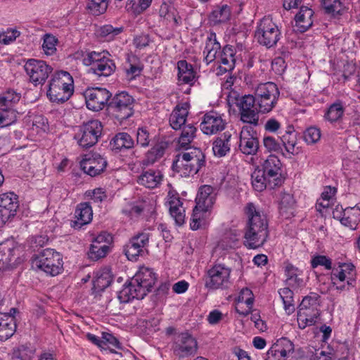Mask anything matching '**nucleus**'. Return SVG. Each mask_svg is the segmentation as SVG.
Segmentation results:
<instances>
[{
    "label": "nucleus",
    "instance_id": "obj_1",
    "mask_svg": "<svg viewBox=\"0 0 360 360\" xmlns=\"http://www.w3.org/2000/svg\"><path fill=\"white\" fill-rule=\"evenodd\" d=\"M245 212L248 221L245 227L244 244L249 248L255 249L262 245L268 236L266 217L257 211L252 202L247 204Z\"/></svg>",
    "mask_w": 360,
    "mask_h": 360
},
{
    "label": "nucleus",
    "instance_id": "obj_2",
    "mask_svg": "<svg viewBox=\"0 0 360 360\" xmlns=\"http://www.w3.org/2000/svg\"><path fill=\"white\" fill-rule=\"evenodd\" d=\"M258 111L262 114L271 112L276 106L280 96L277 85L274 82L259 84L255 90Z\"/></svg>",
    "mask_w": 360,
    "mask_h": 360
},
{
    "label": "nucleus",
    "instance_id": "obj_3",
    "mask_svg": "<svg viewBox=\"0 0 360 360\" xmlns=\"http://www.w3.org/2000/svg\"><path fill=\"white\" fill-rule=\"evenodd\" d=\"M204 155L202 151L195 149L190 153H184L176 156L172 167L182 176H188L196 174L203 165Z\"/></svg>",
    "mask_w": 360,
    "mask_h": 360
},
{
    "label": "nucleus",
    "instance_id": "obj_4",
    "mask_svg": "<svg viewBox=\"0 0 360 360\" xmlns=\"http://www.w3.org/2000/svg\"><path fill=\"white\" fill-rule=\"evenodd\" d=\"M32 267L34 270H41L51 276H56L63 267L62 257L53 249H45L33 257Z\"/></svg>",
    "mask_w": 360,
    "mask_h": 360
},
{
    "label": "nucleus",
    "instance_id": "obj_5",
    "mask_svg": "<svg viewBox=\"0 0 360 360\" xmlns=\"http://www.w3.org/2000/svg\"><path fill=\"white\" fill-rule=\"evenodd\" d=\"M255 37L259 44L270 49L281 39V32L271 19L263 18L257 26Z\"/></svg>",
    "mask_w": 360,
    "mask_h": 360
},
{
    "label": "nucleus",
    "instance_id": "obj_6",
    "mask_svg": "<svg viewBox=\"0 0 360 360\" xmlns=\"http://www.w3.org/2000/svg\"><path fill=\"white\" fill-rule=\"evenodd\" d=\"M134 102L131 96L122 91L112 97L108 107L112 115L120 122H122L134 114Z\"/></svg>",
    "mask_w": 360,
    "mask_h": 360
},
{
    "label": "nucleus",
    "instance_id": "obj_7",
    "mask_svg": "<svg viewBox=\"0 0 360 360\" xmlns=\"http://www.w3.org/2000/svg\"><path fill=\"white\" fill-rule=\"evenodd\" d=\"M77 128L78 131L74 139L79 146L88 148L98 142L102 134L103 125L100 121L92 120Z\"/></svg>",
    "mask_w": 360,
    "mask_h": 360
},
{
    "label": "nucleus",
    "instance_id": "obj_8",
    "mask_svg": "<svg viewBox=\"0 0 360 360\" xmlns=\"http://www.w3.org/2000/svg\"><path fill=\"white\" fill-rule=\"evenodd\" d=\"M83 63L90 66L89 71L99 77H108L116 68L113 60L107 58L104 53L96 51L88 53L83 58Z\"/></svg>",
    "mask_w": 360,
    "mask_h": 360
},
{
    "label": "nucleus",
    "instance_id": "obj_9",
    "mask_svg": "<svg viewBox=\"0 0 360 360\" xmlns=\"http://www.w3.org/2000/svg\"><path fill=\"white\" fill-rule=\"evenodd\" d=\"M239 109L240 120L253 126L259 124V113L257 101L254 95H244L236 98V103Z\"/></svg>",
    "mask_w": 360,
    "mask_h": 360
},
{
    "label": "nucleus",
    "instance_id": "obj_10",
    "mask_svg": "<svg viewBox=\"0 0 360 360\" xmlns=\"http://www.w3.org/2000/svg\"><path fill=\"white\" fill-rule=\"evenodd\" d=\"M231 269L224 264H216L208 270L205 285L211 290L226 288L230 283Z\"/></svg>",
    "mask_w": 360,
    "mask_h": 360
},
{
    "label": "nucleus",
    "instance_id": "obj_11",
    "mask_svg": "<svg viewBox=\"0 0 360 360\" xmlns=\"http://www.w3.org/2000/svg\"><path fill=\"white\" fill-rule=\"evenodd\" d=\"M68 72L64 70L56 71L52 75L49 82L47 95L53 102L64 103L68 101Z\"/></svg>",
    "mask_w": 360,
    "mask_h": 360
},
{
    "label": "nucleus",
    "instance_id": "obj_12",
    "mask_svg": "<svg viewBox=\"0 0 360 360\" xmlns=\"http://www.w3.org/2000/svg\"><path fill=\"white\" fill-rule=\"evenodd\" d=\"M24 68L30 82L34 86L44 84L53 71L52 67L45 61L37 59H29Z\"/></svg>",
    "mask_w": 360,
    "mask_h": 360
},
{
    "label": "nucleus",
    "instance_id": "obj_13",
    "mask_svg": "<svg viewBox=\"0 0 360 360\" xmlns=\"http://www.w3.org/2000/svg\"><path fill=\"white\" fill-rule=\"evenodd\" d=\"M174 354L179 358L193 356L198 350L196 339L188 332H184L175 336L172 345Z\"/></svg>",
    "mask_w": 360,
    "mask_h": 360
},
{
    "label": "nucleus",
    "instance_id": "obj_14",
    "mask_svg": "<svg viewBox=\"0 0 360 360\" xmlns=\"http://www.w3.org/2000/svg\"><path fill=\"white\" fill-rule=\"evenodd\" d=\"M150 233L148 230H143L134 235L126 245L124 252L131 261H136L139 256H142L148 245Z\"/></svg>",
    "mask_w": 360,
    "mask_h": 360
},
{
    "label": "nucleus",
    "instance_id": "obj_15",
    "mask_svg": "<svg viewBox=\"0 0 360 360\" xmlns=\"http://www.w3.org/2000/svg\"><path fill=\"white\" fill-rule=\"evenodd\" d=\"M111 96V93L105 88L96 87L86 89L82 97L87 108L97 112L108 104Z\"/></svg>",
    "mask_w": 360,
    "mask_h": 360
},
{
    "label": "nucleus",
    "instance_id": "obj_16",
    "mask_svg": "<svg viewBox=\"0 0 360 360\" xmlns=\"http://www.w3.org/2000/svg\"><path fill=\"white\" fill-rule=\"evenodd\" d=\"M295 353V345L287 338H281L274 342L266 353L265 360H290Z\"/></svg>",
    "mask_w": 360,
    "mask_h": 360
},
{
    "label": "nucleus",
    "instance_id": "obj_17",
    "mask_svg": "<svg viewBox=\"0 0 360 360\" xmlns=\"http://www.w3.org/2000/svg\"><path fill=\"white\" fill-rule=\"evenodd\" d=\"M19 207L18 197L13 192L0 195V225L6 224L16 214Z\"/></svg>",
    "mask_w": 360,
    "mask_h": 360
},
{
    "label": "nucleus",
    "instance_id": "obj_18",
    "mask_svg": "<svg viewBox=\"0 0 360 360\" xmlns=\"http://www.w3.org/2000/svg\"><path fill=\"white\" fill-rule=\"evenodd\" d=\"M281 167L280 160L274 155H269L262 165L263 172L268 178L270 188H274L282 183Z\"/></svg>",
    "mask_w": 360,
    "mask_h": 360
},
{
    "label": "nucleus",
    "instance_id": "obj_19",
    "mask_svg": "<svg viewBox=\"0 0 360 360\" xmlns=\"http://www.w3.org/2000/svg\"><path fill=\"white\" fill-rule=\"evenodd\" d=\"M259 149L257 133L250 126L242 127L240 133L239 150L245 155H255Z\"/></svg>",
    "mask_w": 360,
    "mask_h": 360
},
{
    "label": "nucleus",
    "instance_id": "obj_20",
    "mask_svg": "<svg viewBox=\"0 0 360 360\" xmlns=\"http://www.w3.org/2000/svg\"><path fill=\"white\" fill-rule=\"evenodd\" d=\"M106 160L99 154H87L80 161V167L84 174L96 176L104 171Z\"/></svg>",
    "mask_w": 360,
    "mask_h": 360
},
{
    "label": "nucleus",
    "instance_id": "obj_21",
    "mask_svg": "<svg viewBox=\"0 0 360 360\" xmlns=\"http://www.w3.org/2000/svg\"><path fill=\"white\" fill-rule=\"evenodd\" d=\"M131 281L138 288L139 290L144 292L145 297L155 283V274L151 269L142 266L135 274Z\"/></svg>",
    "mask_w": 360,
    "mask_h": 360
},
{
    "label": "nucleus",
    "instance_id": "obj_22",
    "mask_svg": "<svg viewBox=\"0 0 360 360\" xmlns=\"http://www.w3.org/2000/svg\"><path fill=\"white\" fill-rule=\"evenodd\" d=\"M226 124V121L219 114L210 112L204 115L203 120L200 124V129L204 134L212 135L224 130Z\"/></svg>",
    "mask_w": 360,
    "mask_h": 360
},
{
    "label": "nucleus",
    "instance_id": "obj_23",
    "mask_svg": "<svg viewBox=\"0 0 360 360\" xmlns=\"http://www.w3.org/2000/svg\"><path fill=\"white\" fill-rule=\"evenodd\" d=\"M333 217L340 221L341 224L351 229H356L360 222V208L357 206L347 207L342 212L336 210L333 212Z\"/></svg>",
    "mask_w": 360,
    "mask_h": 360
},
{
    "label": "nucleus",
    "instance_id": "obj_24",
    "mask_svg": "<svg viewBox=\"0 0 360 360\" xmlns=\"http://www.w3.org/2000/svg\"><path fill=\"white\" fill-rule=\"evenodd\" d=\"M75 220L71 223V226L80 229L83 226L89 224L93 218V210L89 202H81L77 205L75 212Z\"/></svg>",
    "mask_w": 360,
    "mask_h": 360
},
{
    "label": "nucleus",
    "instance_id": "obj_25",
    "mask_svg": "<svg viewBox=\"0 0 360 360\" xmlns=\"http://www.w3.org/2000/svg\"><path fill=\"white\" fill-rule=\"evenodd\" d=\"M217 193L213 187L209 185L202 186L197 194L195 199L198 208L202 210H209L214 204Z\"/></svg>",
    "mask_w": 360,
    "mask_h": 360
},
{
    "label": "nucleus",
    "instance_id": "obj_26",
    "mask_svg": "<svg viewBox=\"0 0 360 360\" xmlns=\"http://www.w3.org/2000/svg\"><path fill=\"white\" fill-rule=\"evenodd\" d=\"M159 12L160 17L167 20L173 28L181 25L182 19L172 0H163Z\"/></svg>",
    "mask_w": 360,
    "mask_h": 360
},
{
    "label": "nucleus",
    "instance_id": "obj_27",
    "mask_svg": "<svg viewBox=\"0 0 360 360\" xmlns=\"http://www.w3.org/2000/svg\"><path fill=\"white\" fill-rule=\"evenodd\" d=\"M235 51L231 46H225L219 53L217 60L219 64V73L232 70L235 66Z\"/></svg>",
    "mask_w": 360,
    "mask_h": 360
},
{
    "label": "nucleus",
    "instance_id": "obj_28",
    "mask_svg": "<svg viewBox=\"0 0 360 360\" xmlns=\"http://www.w3.org/2000/svg\"><path fill=\"white\" fill-rule=\"evenodd\" d=\"M355 276V266L352 263L340 264L338 268L333 269L330 276L333 280L345 281L348 286L352 285Z\"/></svg>",
    "mask_w": 360,
    "mask_h": 360
},
{
    "label": "nucleus",
    "instance_id": "obj_29",
    "mask_svg": "<svg viewBox=\"0 0 360 360\" xmlns=\"http://www.w3.org/2000/svg\"><path fill=\"white\" fill-rule=\"evenodd\" d=\"M167 203L169 204V213L175 220L176 224L178 225L183 224L185 219V210L180 198L178 195L169 193Z\"/></svg>",
    "mask_w": 360,
    "mask_h": 360
},
{
    "label": "nucleus",
    "instance_id": "obj_30",
    "mask_svg": "<svg viewBox=\"0 0 360 360\" xmlns=\"http://www.w3.org/2000/svg\"><path fill=\"white\" fill-rule=\"evenodd\" d=\"M16 330L15 319L12 314H0V340L11 338Z\"/></svg>",
    "mask_w": 360,
    "mask_h": 360
},
{
    "label": "nucleus",
    "instance_id": "obj_31",
    "mask_svg": "<svg viewBox=\"0 0 360 360\" xmlns=\"http://www.w3.org/2000/svg\"><path fill=\"white\" fill-rule=\"evenodd\" d=\"M221 49V45L217 41L216 34L214 33H210L205 42V47L204 49V54L205 56L204 60L207 64L217 60L219 51Z\"/></svg>",
    "mask_w": 360,
    "mask_h": 360
},
{
    "label": "nucleus",
    "instance_id": "obj_32",
    "mask_svg": "<svg viewBox=\"0 0 360 360\" xmlns=\"http://www.w3.org/2000/svg\"><path fill=\"white\" fill-rule=\"evenodd\" d=\"M188 106L186 103L177 105L169 117V124L174 130L181 129L186 125V118L188 114Z\"/></svg>",
    "mask_w": 360,
    "mask_h": 360
},
{
    "label": "nucleus",
    "instance_id": "obj_33",
    "mask_svg": "<svg viewBox=\"0 0 360 360\" xmlns=\"http://www.w3.org/2000/svg\"><path fill=\"white\" fill-rule=\"evenodd\" d=\"M285 275L286 276V284L294 288H299L304 285L302 278V271L291 264H285L284 266Z\"/></svg>",
    "mask_w": 360,
    "mask_h": 360
},
{
    "label": "nucleus",
    "instance_id": "obj_34",
    "mask_svg": "<svg viewBox=\"0 0 360 360\" xmlns=\"http://www.w3.org/2000/svg\"><path fill=\"white\" fill-rule=\"evenodd\" d=\"M162 179L163 175L160 171L149 169L139 176L138 182L146 188H154L161 184Z\"/></svg>",
    "mask_w": 360,
    "mask_h": 360
},
{
    "label": "nucleus",
    "instance_id": "obj_35",
    "mask_svg": "<svg viewBox=\"0 0 360 360\" xmlns=\"http://www.w3.org/2000/svg\"><path fill=\"white\" fill-rule=\"evenodd\" d=\"M231 134L226 131L217 137L212 143V150L214 155L221 158L229 153L231 149Z\"/></svg>",
    "mask_w": 360,
    "mask_h": 360
},
{
    "label": "nucleus",
    "instance_id": "obj_36",
    "mask_svg": "<svg viewBox=\"0 0 360 360\" xmlns=\"http://www.w3.org/2000/svg\"><path fill=\"white\" fill-rule=\"evenodd\" d=\"M314 11L307 6H302L295 17V25L300 32H305L313 24Z\"/></svg>",
    "mask_w": 360,
    "mask_h": 360
},
{
    "label": "nucleus",
    "instance_id": "obj_37",
    "mask_svg": "<svg viewBox=\"0 0 360 360\" xmlns=\"http://www.w3.org/2000/svg\"><path fill=\"white\" fill-rule=\"evenodd\" d=\"M118 300L121 303H127L133 299L141 300L144 297V292L139 290L134 283L131 281L128 285H124L119 291Z\"/></svg>",
    "mask_w": 360,
    "mask_h": 360
},
{
    "label": "nucleus",
    "instance_id": "obj_38",
    "mask_svg": "<svg viewBox=\"0 0 360 360\" xmlns=\"http://www.w3.org/2000/svg\"><path fill=\"white\" fill-rule=\"evenodd\" d=\"M178 79L181 84L192 85L195 79V72L193 66L186 60H179L177 63Z\"/></svg>",
    "mask_w": 360,
    "mask_h": 360
},
{
    "label": "nucleus",
    "instance_id": "obj_39",
    "mask_svg": "<svg viewBox=\"0 0 360 360\" xmlns=\"http://www.w3.org/2000/svg\"><path fill=\"white\" fill-rule=\"evenodd\" d=\"M181 133L178 139L179 149H187L196 136L197 128L193 124H187L181 129Z\"/></svg>",
    "mask_w": 360,
    "mask_h": 360
},
{
    "label": "nucleus",
    "instance_id": "obj_40",
    "mask_svg": "<svg viewBox=\"0 0 360 360\" xmlns=\"http://www.w3.org/2000/svg\"><path fill=\"white\" fill-rule=\"evenodd\" d=\"M132 137L126 132L117 134L110 141V146L114 150L131 149L134 146Z\"/></svg>",
    "mask_w": 360,
    "mask_h": 360
},
{
    "label": "nucleus",
    "instance_id": "obj_41",
    "mask_svg": "<svg viewBox=\"0 0 360 360\" xmlns=\"http://www.w3.org/2000/svg\"><path fill=\"white\" fill-rule=\"evenodd\" d=\"M167 147V144L165 142H160L155 144L146 154L143 165L145 166L153 165L163 156Z\"/></svg>",
    "mask_w": 360,
    "mask_h": 360
},
{
    "label": "nucleus",
    "instance_id": "obj_42",
    "mask_svg": "<svg viewBox=\"0 0 360 360\" xmlns=\"http://www.w3.org/2000/svg\"><path fill=\"white\" fill-rule=\"evenodd\" d=\"M21 94L13 89H8L0 94V110L14 109L20 101Z\"/></svg>",
    "mask_w": 360,
    "mask_h": 360
},
{
    "label": "nucleus",
    "instance_id": "obj_43",
    "mask_svg": "<svg viewBox=\"0 0 360 360\" xmlns=\"http://www.w3.org/2000/svg\"><path fill=\"white\" fill-rule=\"evenodd\" d=\"M319 315V309H312L309 311L299 309L297 312V322L299 327L304 329L307 326H312L315 324Z\"/></svg>",
    "mask_w": 360,
    "mask_h": 360
},
{
    "label": "nucleus",
    "instance_id": "obj_44",
    "mask_svg": "<svg viewBox=\"0 0 360 360\" xmlns=\"http://www.w3.org/2000/svg\"><path fill=\"white\" fill-rule=\"evenodd\" d=\"M240 234L236 231L226 233L218 243L217 250L228 251L238 245Z\"/></svg>",
    "mask_w": 360,
    "mask_h": 360
},
{
    "label": "nucleus",
    "instance_id": "obj_45",
    "mask_svg": "<svg viewBox=\"0 0 360 360\" xmlns=\"http://www.w3.org/2000/svg\"><path fill=\"white\" fill-rule=\"evenodd\" d=\"M113 280V275L109 268H104L97 273L94 281V287L99 290H103L108 288Z\"/></svg>",
    "mask_w": 360,
    "mask_h": 360
},
{
    "label": "nucleus",
    "instance_id": "obj_46",
    "mask_svg": "<svg viewBox=\"0 0 360 360\" xmlns=\"http://www.w3.org/2000/svg\"><path fill=\"white\" fill-rule=\"evenodd\" d=\"M110 251V247L105 244L91 243L88 252V257L92 261L104 258Z\"/></svg>",
    "mask_w": 360,
    "mask_h": 360
},
{
    "label": "nucleus",
    "instance_id": "obj_47",
    "mask_svg": "<svg viewBox=\"0 0 360 360\" xmlns=\"http://www.w3.org/2000/svg\"><path fill=\"white\" fill-rule=\"evenodd\" d=\"M278 292L283 300L285 311L288 314H291L295 310L292 290L289 288H284L280 289Z\"/></svg>",
    "mask_w": 360,
    "mask_h": 360
},
{
    "label": "nucleus",
    "instance_id": "obj_48",
    "mask_svg": "<svg viewBox=\"0 0 360 360\" xmlns=\"http://www.w3.org/2000/svg\"><path fill=\"white\" fill-rule=\"evenodd\" d=\"M344 113V108L342 104L340 102L332 104L326 112L325 113V118L330 122H335L340 120Z\"/></svg>",
    "mask_w": 360,
    "mask_h": 360
},
{
    "label": "nucleus",
    "instance_id": "obj_49",
    "mask_svg": "<svg viewBox=\"0 0 360 360\" xmlns=\"http://www.w3.org/2000/svg\"><path fill=\"white\" fill-rule=\"evenodd\" d=\"M295 205V200L292 194L289 193H281L280 197L279 209L281 214L290 212L292 214V210Z\"/></svg>",
    "mask_w": 360,
    "mask_h": 360
},
{
    "label": "nucleus",
    "instance_id": "obj_50",
    "mask_svg": "<svg viewBox=\"0 0 360 360\" xmlns=\"http://www.w3.org/2000/svg\"><path fill=\"white\" fill-rule=\"evenodd\" d=\"M280 139L282 142V145L284 146L288 153L290 155H295L298 153V148H296V134H282L280 136Z\"/></svg>",
    "mask_w": 360,
    "mask_h": 360
},
{
    "label": "nucleus",
    "instance_id": "obj_51",
    "mask_svg": "<svg viewBox=\"0 0 360 360\" xmlns=\"http://www.w3.org/2000/svg\"><path fill=\"white\" fill-rule=\"evenodd\" d=\"M252 184L255 190L257 191H262L267 186L269 187L266 175H265L263 172L261 173L260 171L255 172L252 174Z\"/></svg>",
    "mask_w": 360,
    "mask_h": 360
},
{
    "label": "nucleus",
    "instance_id": "obj_52",
    "mask_svg": "<svg viewBox=\"0 0 360 360\" xmlns=\"http://www.w3.org/2000/svg\"><path fill=\"white\" fill-rule=\"evenodd\" d=\"M35 349L28 345H20L13 351V358L19 360H32L34 356Z\"/></svg>",
    "mask_w": 360,
    "mask_h": 360
},
{
    "label": "nucleus",
    "instance_id": "obj_53",
    "mask_svg": "<svg viewBox=\"0 0 360 360\" xmlns=\"http://www.w3.org/2000/svg\"><path fill=\"white\" fill-rule=\"evenodd\" d=\"M322 8L328 14H338L342 7L340 0H319Z\"/></svg>",
    "mask_w": 360,
    "mask_h": 360
},
{
    "label": "nucleus",
    "instance_id": "obj_54",
    "mask_svg": "<svg viewBox=\"0 0 360 360\" xmlns=\"http://www.w3.org/2000/svg\"><path fill=\"white\" fill-rule=\"evenodd\" d=\"M319 295L317 293L311 292L303 298L299 309L312 310L318 309Z\"/></svg>",
    "mask_w": 360,
    "mask_h": 360
},
{
    "label": "nucleus",
    "instance_id": "obj_55",
    "mask_svg": "<svg viewBox=\"0 0 360 360\" xmlns=\"http://www.w3.org/2000/svg\"><path fill=\"white\" fill-rule=\"evenodd\" d=\"M123 31L122 27H113L111 25H105L100 27L99 35L107 41L112 40L115 36Z\"/></svg>",
    "mask_w": 360,
    "mask_h": 360
},
{
    "label": "nucleus",
    "instance_id": "obj_56",
    "mask_svg": "<svg viewBox=\"0 0 360 360\" xmlns=\"http://www.w3.org/2000/svg\"><path fill=\"white\" fill-rule=\"evenodd\" d=\"M44 41L42 44V49L45 54L47 56H51L56 51V43L57 39L50 34H46L43 37Z\"/></svg>",
    "mask_w": 360,
    "mask_h": 360
},
{
    "label": "nucleus",
    "instance_id": "obj_57",
    "mask_svg": "<svg viewBox=\"0 0 360 360\" xmlns=\"http://www.w3.org/2000/svg\"><path fill=\"white\" fill-rule=\"evenodd\" d=\"M108 7V0H91L87 5L88 9L94 15L103 13Z\"/></svg>",
    "mask_w": 360,
    "mask_h": 360
},
{
    "label": "nucleus",
    "instance_id": "obj_58",
    "mask_svg": "<svg viewBox=\"0 0 360 360\" xmlns=\"http://www.w3.org/2000/svg\"><path fill=\"white\" fill-rule=\"evenodd\" d=\"M321 139V131L319 128L311 127L304 132V139L308 144H314Z\"/></svg>",
    "mask_w": 360,
    "mask_h": 360
},
{
    "label": "nucleus",
    "instance_id": "obj_59",
    "mask_svg": "<svg viewBox=\"0 0 360 360\" xmlns=\"http://www.w3.org/2000/svg\"><path fill=\"white\" fill-rule=\"evenodd\" d=\"M150 141V135L146 128H139L137 129L136 145L146 148L149 146Z\"/></svg>",
    "mask_w": 360,
    "mask_h": 360
},
{
    "label": "nucleus",
    "instance_id": "obj_60",
    "mask_svg": "<svg viewBox=\"0 0 360 360\" xmlns=\"http://www.w3.org/2000/svg\"><path fill=\"white\" fill-rule=\"evenodd\" d=\"M263 145L269 152H279L282 150L281 144L274 137L271 136L264 137Z\"/></svg>",
    "mask_w": 360,
    "mask_h": 360
},
{
    "label": "nucleus",
    "instance_id": "obj_61",
    "mask_svg": "<svg viewBox=\"0 0 360 360\" xmlns=\"http://www.w3.org/2000/svg\"><path fill=\"white\" fill-rule=\"evenodd\" d=\"M217 22H224L229 19L231 11L227 5H224L221 8L216 9L212 13Z\"/></svg>",
    "mask_w": 360,
    "mask_h": 360
},
{
    "label": "nucleus",
    "instance_id": "obj_62",
    "mask_svg": "<svg viewBox=\"0 0 360 360\" xmlns=\"http://www.w3.org/2000/svg\"><path fill=\"white\" fill-rule=\"evenodd\" d=\"M339 358V355L335 352H326L320 349H315L314 353L311 356V360H333Z\"/></svg>",
    "mask_w": 360,
    "mask_h": 360
},
{
    "label": "nucleus",
    "instance_id": "obj_63",
    "mask_svg": "<svg viewBox=\"0 0 360 360\" xmlns=\"http://www.w3.org/2000/svg\"><path fill=\"white\" fill-rule=\"evenodd\" d=\"M312 268H316L318 266H324L326 269H332V261L330 258L325 255H317L312 258L311 261Z\"/></svg>",
    "mask_w": 360,
    "mask_h": 360
},
{
    "label": "nucleus",
    "instance_id": "obj_64",
    "mask_svg": "<svg viewBox=\"0 0 360 360\" xmlns=\"http://www.w3.org/2000/svg\"><path fill=\"white\" fill-rule=\"evenodd\" d=\"M20 36V32L17 30H8L6 32L0 33V43L9 44L14 41Z\"/></svg>",
    "mask_w": 360,
    "mask_h": 360
}]
</instances>
